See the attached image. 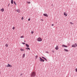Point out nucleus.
I'll return each mask as SVG.
<instances>
[{"mask_svg":"<svg viewBox=\"0 0 77 77\" xmlns=\"http://www.w3.org/2000/svg\"><path fill=\"white\" fill-rule=\"evenodd\" d=\"M22 44H25V43H24V42H22Z\"/></svg>","mask_w":77,"mask_h":77,"instance_id":"30","label":"nucleus"},{"mask_svg":"<svg viewBox=\"0 0 77 77\" xmlns=\"http://www.w3.org/2000/svg\"><path fill=\"white\" fill-rule=\"evenodd\" d=\"M4 8H2L1 10V12H4Z\"/></svg>","mask_w":77,"mask_h":77,"instance_id":"8","label":"nucleus"},{"mask_svg":"<svg viewBox=\"0 0 77 77\" xmlns=\"http://www.w3.org/2000/svg\"><path fill=\"white\" fill-rule=\"evenodd\" d=\"M62 47H66V48L68 47V46H66V45H62Z\"/></svg>","mask_w":77,"mask_h":77,"instance_id":"7","label":"nucleus"},{"mask_svg":"<svg viewBox=\"0 0 77 77\" xmlns=\"http://www.w3.org/2000/svg\"><path fill=\"white\" fill-rule=\"evenodd\" d=\"M26 49V50H30V48H25Z\"/></svg>","mask_w":77,"mask_h":77,"instance_id":"16","label":"nucleus"},{"mask_svg":"<svg viewBox=\"0 0 77 77\" xmlns=\"http://www.w3.org/2000/svg\"><path fill=\"white\" fill-rule=\"evenodd\" d=\"M25 57V54H23V58H24Z\"/></svg>","mask_w":77,"mask_h":77,"instance_id":"15","label":"nucleus"},{"mask_svg":"<svg viewBox=\"0 0 77 77\" xmlns=\"http://www.w3.org/2000/svg\"><path fill=\"white\" fill-rule=\"evenodd\" d=\"M64 51H67V52L68 51V50H67V49H64Z\"/></svg>","mask_w":77,"mask_h":77,"instance_id":"14","label":"nucleus"},{"mask_svg":"<svg viewBox=\"0 0 77 77\" xmlns=\"http://www.w3.org/2000/svg\"><path fill=\"white\" fill-rule=\"evenodd\" d=\"M26 46L27 47H29V45L27 44H26Z\"/></svg>","mask_w":77,"mask_h":77,"instance_id":"12","label":"nucleus"},{"mask_svg":"<svg viewBox=\"0 0 77 77\" xmlns=\"http://www.w3.org/2000/svg\"><path fill=\"white\" fill-rule=\"evenodd\" d=\"M51 26H54V24H52L51 25Z\"/></svg>","mask_w":77,"mask_h":77,"instance_id":"34","label":"nucleus"},{"mask_svg":"<svg viewBox=\"0 0 77 77\" xmlns=\"http://www.w3.org/2000/svg\"><path fill=\"white\" fill-rule=\"evenodd\" d=\"M5 46L6 47H8V44H6L5 45Z\"/></svg>","mask_w":77,"mask_h":77,"instance_id":"18","label":"nucleus"},{"mask_svg":"<svg viewBox=\"0 0 77 77\" xmlns=\"http://www.w3.org/2000/svg\"><path fill=\"white\" fill-rule=\"evenodd\" d=\"M23 37H24V36H21L20 37V38H23Z\"/></svg>","mask_w":77,"mask_h":77,"instance_id":"25","label":"nucleus"},{"mask_svg":"<svg viewBox=\"0 0 77 77\" xmlns=\"http://www.w3.org/2000/svg\"><path fill=\"white\" fill-rule=\"evenodd\" d=\"M13 29L14 30V29H15V27H14L13 28Z\"/></svg>","mask_w":77,"mask_h":77,"instance_id":"29","label":"nucleus"},{"mask_svg":"<svg viewBox=\"0 0 77 77\" xmlns=\"http://www.w3.org/2000/svg\"><path fill=\"white\" fill-rule=\"evenodd\" d=\"M17 12H18L19 13H20V10L19 9H17Z\"/></svg>","mask_w":77,"mask_h":77,"instance_id":"10","label":"nucleus"},{"mask_svg":"<svg viewBox=\"0 0 77 77\" xmlns=\"http://www.w3.org/2000/svg\"><path fill=\"white\" fill-rule=\"evenodd\" d=\"M28 21H30V18H29L28 19Z\"/></svg>","mask_w":77,"mask_h":77,"instance_id":"27","label":"nucleus"},{"mask_svg":"<svg viewBox=\"0 0 77 77\" xmlns=\"http://www.w3.org/2000/svg\"><path fill=\"white\" fill-rule=\"evenodd\" d=\"M42 57V58L43 59H44L45 58L44 57Z\"/></svg>","mask_w":77,"mask_h":77,"instance_id":"22","label":"nucleus"},{"mask_svg":"<svg viewBox=\"0 0 77 77\" xmlns=\"http://www.w3.org/2000/svg\"><path fill=\"white\" fill-rule=\"evenodd\" d=\"M44 60H45L46 61H47V59H46V58H45V59H44Z\"/></svg>","mask_w":77,"mask_h":77,"instance_id":"21","label":"nucleus"},{"mask_svg":"<svg viewBox=\"0 0 77 77\" xmlns=\"http://www.w3.org/2000/svg\"><path fill=\"white\" fill-rule=\"evenodd\" d=\"M31 33H32V34H33V31H31Z\"/></svg>","mask_w":77,"mask_h":77,"instance_id":"28","label":"nucleus"},{"mask_svg":"<svg viewBox=\"0 0 77 77\" xmlns=\"http://www.w3.org/2000/svg\"><path fill=\"white\" fill-rule=\"evenodd\" d=\"M14 3L15 5H17V4L15 2V1L14 2Z\"/></svg>","mask_w":77,"mask_h":77,"instance_id":"17","label":"nucleus"},{"mask_svg":"<svg viewBox=\"0 0 77 77\" xmlns=\"http://www.w3.org/2000/svg\"><path fill=\"white\" fill-rule=\"evenodd\" d=\"M43 15H44V16H45V17H48V14H43Z\"/></svg>","mask_w":77,"mask_h":77,"instance_id":"6","label":"nucleus"},{"mask_svg":"<svg viewBox=\"0 0 77 77\" xmlns=\"http://www.w3.org/2000/svg\"><path fill=\"white\" fill-rule=\"evenodd\" d=\"M37 40L38 42H41L42 41V39L41 37H39L38 38Z\"/></svg>","mask_w":77,"mask_h":77,"instance_id":"2","label":"nucleus"},{"mask_svg":"<svg viewBox=\"0 0 77 77\" xmlns=\"http://www.w3.org/2000/svg\"><path fill=\"white\" fill-rule=\"evenodd\" d=\"M75 71L76 72H77V68H76L75 69Z\"/></svg>","mask_w":77,"mask_h":77,"instance_id":"24","label":"nucleus"},{"mask_svg":"<svg viewBox=\"0 0 77 77\" xmlns=\"http://www.w3.org/2000/svg\"><path fill=\"white\" fill-rule=\"evenodd\" d=\"M77 47V43H75V45H73L72 46V47Z\"/></svg>","mask_w":77,"mask_h":77,"instance_id":"4","label":"nucleus"},{"mask_svg":"<svg viewBox=\"0 0 77 77\" xmlns=\"http://www.w3.org/2000/svg\"><path fill=\"white\" fill-rule=\"evenodd\" d=\"M70 23L71 24H72V25L73 24V23H72V22H70Z\"/></svg>","mask_w":77,"mask_h":77,"instance_id":"23","label":"nucleus"},{"mask_svg":"<svg viewBox=\"0 0 77 77\" xmlns=\"http://www.w3.org/2000/svg\"><path fill=\"white\" fill-rule=\"evenodd\" d=\"M10 5V4H9L8 5V7H9Z\"/></svg>","mask_w":77,"mask_h":77,"instance_id":"33","label":"nucleus"},{"mask_svg":"<svg viewBox=\"0 0 77 77\" xmlns=\"http://www.w3.org/2000/svg\"><path fill=\"white\" fill-rule=\"evenodd\" d=\"M21 20H24V18H23V17L22 18H21Z\"/></svg>","mask_w":77,"mask_h":77,"instance_id":"26","label":"nucleus"},{"mask_svg":"<svg viewBox=\"0 0 77 77\" xmlns=\"http://www.w3.org/2000/svg\"><path fill=\"white\" fill-rule=\"evenodd\" d=\"M38 57V56H35V58H36V59H37V57Z\"/></svg>","mask_w":77,"mask_h":77,"instance_id":"20","label":"nucleus"},{"mask_svg":"<svg viewBox=\"0 0 77 77\" xmlns=\"http://www.w3.org/2000/svg\"><path fill=\"white\" fill-rule=\"evenodd\" d=\"M39 58L40 59V60L41 62H44V60L42 58H41V57H40Z\"/></svg>","mask_w":77,"mask_h":77,"instance_id":"3","label":"nucleus"},{"mask_svg":"<svg viewBox=\"0 0 77 77\" xmlns=\"http://www.w3.org/2000/svg\"><path fill=\"white\" fill-rule=\"evenodd\" d=\"M20 50L22 51H24V49H20Z\"/></svg>","mask_w":77,"mask_h":77,"instance_id":"19","label":"nucleus"},{"mask_svg":"<svg viewBox=\"0 0 77 77\" xmlns=\"http://www.w3.org/2000/svg\"><path fill=\"white\" fill-rule=\"evenodd\" d=\"M53 4H52L51 5V6H53Z\"/></svg>","mask_w":77,"mask_h":77,"instance_id":"36","label":"nucleus"},{"mask_svg":"<svg viewBox=\"0 0 77 77\" xmlns=\"http://www.w3.org/2000/svg\"><path fill=\"white\" fill-rule=\"evenodd\" d=\"M46 53H48V51H46Z\"/></svg>","mask_w":77,"mask_h":77,"instance_id":"32","label":"nucleus"},{"mask_svg":"<svg viewBox=\"0 0 77 77\" xmlns=\"http://www.w3.org/2000/svg\"><path fill=\"white\" fill-rule=\"evenodd\" d=\"M23 75V74H20V75Z\"/></svg>","mask_w":77,"mask_h":77,"instance_id":"37","label":"nucleus"},{"mask_svg":"<svg viewBox=\"0 0 77 77\" xmlns=\"http://www.w3.org/2000/svg\"><path fill=\"white\" fill-rule=\"evenodd\" d=\"M6 67H11L12 66L9 64H8V65L5 66Z\"/></svg>","mask_w":77,"mask_h":77,"instance_id":"5","label":"nucleus"},{"mask_svg":"<svg viewBox=\"0 0 77 77\" xmlns=\"http://www.w3.org/2000/svg\"><path fill=\"white\" fill-rule=\"evenodd\" d=\"M52 52L53 53H54V51H53Z\"/></svg>","mask_w":77,"mask_h":77,"instance_id":"35","label":"nucleus"},{"mask_svg":"<svg viewBox=\"0 0 77 77\" xmlns=\"http://www.w3.org/2000/svg\"><path fill=\"white\" fill-rule=\"evenodd\" d=\"M58 48H59V47L57 45L56 47L55 48L56 50H58Z\"/></svg>","mask_w":77,"mask_h":77,"instance_id":"9","label":"nucleus"},{"mask_svg":"<svg viewBox=\"0 0 77 77\" xmlns=\"http://www.w3.org/2000/svg\"><path fill=\"white\" fill-rule=\"evenodd\" d=\"M11 4H14V0H11Z\"/></svg>","mask_w":77,"mask_h":77,"instance_id":"11","label":"nucleus"},{"mask_svg":"<svg viewBox=\"0 0 77 77\" xmlns=\"http://www.w3.org/2000/svg\"><path fill=\"white\" fill-rule=\"evenodd\" d=\"M41 20H42V21H43V20L41 19Z\"/></svg>","mask_w":77,"mask_h":77,"instance_id":"38","label":"nucleus"},{"mask_svg":"<svg viewBox=\"0 0 77 77\" xmlns=\"http://www.w3.org/2000/svg\"><path fill=\"white\" fill-rule=\"evenodd\" d=\"M27 3L28 4H30V2H28Z\"/></svg>","mask_w":77,"mask_h":77,"instance_id":"31","label":"nucleus"},{"mask_svg":"<svg viewBox=\"0 0 77 77\" xmlns=\"http://www.w3.org/2000/svg\"><path fill=\"white\" fill-rule=\"evenodd\" d=\"M24 42H26V41H24Z\"/></svg>","mask_w":77,"mask_h":77,"instance_id":"39","label":"nucleus"},{"mask_svg":"<svg viewBox=\"0 0 77 77\" xmlns=\"http://www.w3.org/2000/svg\"><path fill=\"white\" fill-rule=\"evenodd\" d=\"M64 15H65L66 17L67 16V14H66L65 12L64 13Z\"/></svg>","mask_w":77,"mask_h":77,"instance_id":"13","label":"nucleus"},{"mask_svg":"<svg viewBox=\"0 0 77 77\" xmlns=\"http://www.w3.org/2000/svg\"><path fill=\"white\" fill-rule=\"evenodd\" d=\"M31 77H35L36 76V72H32L30 74Z\"/></svg>","mask_w":77,"mask_h":77,"instance_id":"1","label":"nucleus"}]
</instances>
